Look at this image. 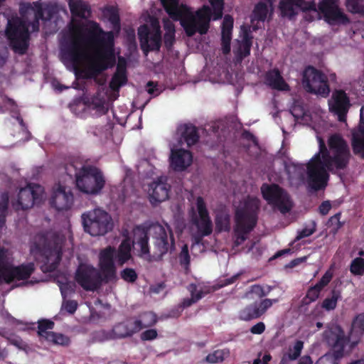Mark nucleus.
<instances>
[{
  "mask_svg": "<svg viewBox=\"0 0 364 364\" xmlns=\"http://www.w3.org/2000/svg\"><path fill=\"white\" fill-rule=\"evenodd\" d=\"M114 33L105 31L95 21L79 22L70 28L68 41L62 49V58L78 68L87 59V50L96 48L95 60L84 70L85 78H92L116 65L114 50Z\"/></svg>",
  "mask_w": 364,
  "mask_h": 364,
  "instance_id": "obj_1",
  "label": "nucleus"
},
{
  "mask_svg": "<svg viewBox=\"0 0 364 364\" xmlns=\"http://www.w3.org/2000/svg\"><path fill=\"white\" fill-rule=\"evenodd\" d=\"M329 149L322 139L319 151L306 164L309 186L315 191L326 188L329 179L328 172L336 173L348 166L350 152L348 144L338 134H332L328 140Z\"/></svg>",
  "mask_w": 364,
  "mask_h": 364,
  "instance_id": "obj_2",
  "label": "nucleus"
},
{
  "mask_svg": "<svg viewBox=\"0 0 364 364\" xmlns=\"http://www.w3.org/2000/svg\"><path fill=\"white\" fill-rule=\"evenodd\" d=\"M160 1L169 17L173 21H180L187 36L192 37L196 33L200 35L208 33L211 21V10L209 6L203 5L194 13L186 4H180L179 0Z\"/></svg>",
  "mask_w": 364,
  "mask_h": 364,
  "instance_id": "obj_3",
  "label": "nucleus"
},
{
  "mask_svg": "<svg viewBox=\"0 0 364 364\" xmlns=\"http://www.w3.org/2000/svg\"><path fill=\"white\" fill-rule=\"evenodd\" d=\"M259 207L260 200L258 198L248 196L241 206L236 210L234 242L235 246L242 245L256 227Z\"/></svg>",
  "mask_w": 364,
  "mask_h": 364,
  "instance_id": "obj_4",
  "label": "nucleus"
},
{
  "mask_svg": "<svg viewBox=\"0 0 364 364\" xmlns=\"http://www.w3.org/2000/svg\"><path fill=\"white\" fill-rule=\"evenodd\" d=\"M36 247L44 257L42 270L53 272L58 267L63 255L64 239L56 232H46L36 237Z\"/></svg>",
  "mask_w": 364,
  "mask_h": 364,
  "instance_id": "obj_5",
  "label": "nucleus"
},
{
  "mask_svg": "<svg viewBox=\"0 0 364 364\" xmlns=\"http://www.w3.org/2000/svg\"><path fill=\"white\" fill-rule=\"evenodd\" d=\"M323 336L332 352L321 356L315 364H339V360L346 353L350 352L346 350L350 338L346 336L342 327L336 324L328 326Z\"/></svg>",
  "mask_w": 364,
  "mask_h": 364,
  "instance_id": "obj_6",
  "label": "nucleus"
},
{
  "mask_svg": "<svg viewBox=\"0 0 364 364\" xmlns=\"http://www.w3.org/2000/svg\"><path fill=\"white\" fill-rule=\"evenodd\" d=\"M6 35L15 53L21 55L26 53L29 47L30 33L24 20L18 16L9 19Z\"/></svg>",
  "mask_w": 364,
  "mask_h": 364,
  "instance_id": "obj_7",
  "label": "nucleus"
},
{
  "mask_svg": "<svg viewBox=\"0 0 364 364\" xmlns=\"http://www.w3.org/2000/svg\"><path fill=\"white\" fill-rule=\"evenodd\" d=\"M81 218L85 232L92 236H102L113 229L111 215L102 209L87 211L82 214Z\"/></svg>",
  "mask_w": 364,
  "mask_h": 364,
  "instance_id": "obj_8",
  "label": "nucleus"
},
{
  "mask_svg": "<svg viewBox=\"0 0 364 364\" xmlns=\"http://www.w3.org/2000/svg\"><path fill=\"white\" fill-rule=\"evenodd\" d=\"M75 184L82 193L97 195L105 187V178L98 168L87 166L81 169V173L77 176Z\"/></svg>",
  "mask_w": 364,
  "mask_h": 364,
  "instance_id": "obj_9",
  "label": "nucleus"
},
{
  "mask_svg": "<svg viewBox=\"0 0 364 364\" xmlns=\"http://www.w3.org/2000/svg\"><path fill=\"white\" fill-rule=\"evenodd\" d=\"M263 198L268 204L277 208L282 213H289L293 204L288 193L278 184L263 183L261 186Z\"/></svg>",
  "mask_w": 364,
  "mask_h": 364,
  "instance_id": "obj_10",
  "label": "nucleus"
},
{
  "mask_svg": "<svg viewBox=\"0 0 364 364\" xmlns=\"http://www.w3.org/2000/svg\"><path fill=\"white\" fill-rule=\"evenodd\" d=\"M302 83L305 90L323 97L328 96L330 87L327 76L313 66H308L303 72Z\"/></svg>",
  "mask_w": 364,
  "mask_h": 364,
  "instance_id": "obj_11",
  "label": "nucleus"
},
{
  "mask_svg": "<svg viewBox=\"0 0 364 364\" xmlns=\"http://www.w3.org/2000/svg\"><path fill=\"white\" fill-rule=\"evenodd\" d=\"M152 25L154 26L152 32L146 24H143L138 28L140 47L145 55L151 51H159L161 46V33L159 23L156 22Z\"/></svg>",
  "mask_w": 364,
  "mask_h": 364,
  "instance_id": "obj_12",
  "label": "nucleus"
},
{
  "mask_svg": "<svg viewBox=\"0 0 364 364\" xmlns=\"http://www.w3.org/2000/svg\"><path fill=\"white\" fill-rule=\"evenodd\" d=\"M75 279L86 291H95L103 282L102 274L93 266L86 264H80L78 266Z\"/></svg>",
  "mask_w": 364,
  "mask_h": 364,
  "instance_id": "obj_13",
  "label": "nucleus"
},
{
  "mask_svg": "<svg viewBox=\"0 0 364 364\" xmlns=\"http://www.w3.org/2000/svg\"><path fill=\"white\" fill-rule=\"evenodd\" d=\"M116 249L108 246L99 254V267L102 275L103 282L107 284L117 280V268L114 263Z\"/></svg>",
  "mask_w": 364,
  "mask_h": 364,
  "instance_id": "obj_14",
  "label": "nucleus"
},
{
  "mask_svg": "<svg viewBox=\"0 0 364 364\" xmlns=\"http://www.w3.org/2000/svg\"><path fill=\"white\" fill-rule=\"evenodd\" d=\"M196 208L198 213V218H193V223L196 225L199 236L195 237L196 243H199L203 237L210 235L213 232V223L209 213L203 197L198 196L196 198Z\"/></svg>",
  "mask_w": 364,
  "mask_h": 364,
  "instance_id": "obj_15",
  "label": "nucleus"
},
{
  "mask_svg": "<svg viewBox=\"0 0 364 364\" xmlns=\"http://www.w3.org/2000/svg\"><path fill=\"white\" fill-rule=\"evenodd\" d=\"M279 301L278 299H263L246 305L238 312V318L243 321L258 319L265 314L274 304Z\"/></svg>",
  "mask_w": 364,
  "mask_h": 364,
  "instance_id": "obj_16",
  "label": "nucleus"
},
{
  "mask_svg": "<svg viewBox=\"0 0 364 364\" xmlns=\"http://www.w3.org/2000/svg\"><path fill=\"white\" fill-rule=\"evenodd\" d=\"M44 194L43 188L38 184H29L20 190L18 194L17 210H27L40 204Z\"/></svg>",
  "mask_w": 364,
  "mask_h": 364,
  "instance_id": "obj_17",
  "label": "nucleus"
},
{
  "mask_svg": "<svg viewBox=\"0 0 364 364\" xmlns=\"http://www.w3.org/2000/svg\"><path fill=\"white\" fill-rule=\"evenodd\" d=\"M350 105L349 97L343 90H335L328 100L329 111L336 115L341 122L346 121Z\"/></svg>",
  "mask_w": 364,
  "mask_h": 364,
  "instance_id": "obj_18",
  "label": "nucleus"
},
{
  "mask_svg": "<svg viewBox=\"0 0 364 364\" xmlns=\"http://www.w3.org/2000/svg\"><path fill=\"white\" fill-rule=\"evenodd\" d=\"M154 231V254L157 256L161 257L167 253L170 249H173L175 247V242L173 232L169 230L170 240L168 242V237L166 229L161 225L157 224L152 227Z\"/></svg>",
  "mask_w": 364,
  "mask_h": 364,
  "instance_id": "obj_19",
  "label": "nucleus"
},
{
  "mask_svg": "<svg viewBox=\"0 0 364 364\" xmlns=\"http://www.w3.org/2000/svg\"><path fill=\"white\" fill-rule=\"evenodd\" d=\"M73 203V195L70 188L56 184L53 188L50 204L58 211L67 210Z\"/></svg>",
  "mask_w": 364,
  "mask_h": 364,
  "instance_id": "obj_20",
  "label": "nucleus"
},
{
  "mask_svg": "<svg viewBox=\"0 0 364 364\" xmlns=\"http://www.w3.org/2000/svg\"><path fill=\"white\" fill-rule=\"evenodd\" d=\"M35 270L33 262L22 264L18 266H9L4 269V280L9 284L14 280H25L28 279Z\"/></svg>",
  "mask_w": 364,
  "mask_h": 364,
  "instance_id": "obj_21",
  "label": "nucleus"
},
{
  "mask_svg": "<svg viewBox=\"0 0 364 364\" xmlns=\"http://www.w3.org/2000/svg\"><path fill=\"white\" fill-rule=\"evenodd\" d=\"M193 161L192 153L184 149L172 150L170 156V164L175 171H185Z\"/></svg>",
  "mask_w": 364,
  "mask_h": 364,
  "instance_id": "obj_22",
  "label": "nucleus"
},
{
  "mask_svg": "<svg viewBox=\"0 0 364 364\" xmlns=\"http://www.w3.org/2000/svg\"><path fill=\"white\" fill-rule=\"evenodd\" d=\"M351 145L355 154H360L364 159V106L360 111V123L352 130Z\"/></svg>",
  "mask_w": 364,
  "mask_h": 364,
  "instance_id": "obj_23",
  "label": "nucleus"
},
{
  "mask_svg": "<svg viewBox=\"0 0 364 364\" xmlns=\"http://www.w3.org/2000/svg\"><path fill=\"white\" fill-rule=\"evenodd\" d=\"M170 185L163 178H159L150 185L149 196L151 203H161L168 198Z\"/></svg>",
  "mask_w": 364,
  "mask_h": 364,
  "instance_id": "obj_24",
  "label": "nucleus"
},
{
  "mask_svg": "<svg viewBox=\"0 0 364 364\" xmlns=\"http://www.w3.org/2000/svg\"><path fill=\"white\" fill-rule=\"evenodd\" d=\"M364 333V313L359 314L353 320L350 332L348 336L350 342L347 346L348 351H351L360 342Z\"/></svg>",
  "mask_w": 364,
  "mask_h": 364,
  "instance_id": "obj_25",
  "label": "nucleus"
},
{
  "mask_svg": "<svg viewBox=\"0 0 364 364\" xmlns=\"http://www.w3.org/2000/svg\"><path fill=\"white\" fill-rule=\"evenodd\" d=\"M264 83L270 88L279 91H289L290 87L284 80L278 68L270 69L264 75Z\"/></svg>",
  "mask_w": 364,
  "mask_h": 364,
  "instance_id": "obj_26",
  "label": "nucleus"
},
{
  "mask_svg": "<svg viewBox=\"0 0 364 364\" xmlns=\"http://www.w3.org/2000/svg\"><path fill=\"white\" fill-rule=\"evenodd\" d=\"M233 18L230 15H225L222 23L221 46L223 53L227 55L230 52V43L232 31L233 28Z\"/></svg>",
  "mask_w": 364,
  "mask_h": 364,
  "instance_id": "obj_27",
  "label": "nucleus"
},
{
  "mask_svg": "<svg viewBox=\"0 0 364 364\" xmlns=\"http://www.w3.org/2000/svg\"><path fill=\"white\" fill-rule=\"evenodd\" d=\"M124 239L119 245L117 250H116V259L119 266L124 265L132 258V248L134 241L131 240L128 233L124 234Z\"/></svg>",
  "mask_w": 364,
  "mask_h": 364,
  "instance_id": "obj_28",
  "label": "nucleus"
},
{
  "mask_svg": "<svg viewBox=\"0 0 364 364\" xmlns=\"http://www.w3.org/2000/svg\"><path fill=\"white\" fill-rule=\"evenodd\" d=\"M133 234L136 243L140 248L139 256H149L148 230L142 225H136L133 229Z\"/></svg>",
  "mask_w": 364,
  "mask_h": 364,
  "instance_id": "obj_29",
  "label": "nucleus"
},
{
  "mask_svg": "<svg viewBox=\"0 0 364 364\" xmlns=\"http://www.w3.org/2000/svg\"><path fill=\"white\" fill-rule=\"evenodd\" d=\"M180 134L181 141H183L188 147L196 144L199 140V133L196 126L191 124H184L177 129Z\"/></svg>",
  "mask_w": 364,
  "mask_h": 364,
  "instance_id": "obj_30",
  "label": "nucleus"
},
{
  "mask_svg": "<svg viewBox=\"0 0 364 364\" xmlns=\"http://www.w3.org/2000/svg\"><path fill=\"white\" fill-rule=\"evenodd\" d=\"M68 6L73 16L87 19L92 15L90 4L83 0H68Z\"/></svg>",
  "mask_w": 364,
  "mask_h": 364,
  "instance_id": "obj_31",
  "label": "nucleus"
},
{
  "mask_svg": "<svg viewBox=\"0 0 364 364\" xmlns=\"http://www.w3.org/2000/svg\"><path fill=\"white\" fill-rule=\"evenodd\" d=\"M111 332L114 339L131 337L137 333L132 320L117 323L113 326Z\"/></svg>",
  "mask_w": 364,
  "mask_h": 364,
  "instance_id": "obj_32",
  "label": "nucleus"
},
{
  "mask_svg": "<svg viewBox=\"0 0 364 364\" xmlns=\"http://www.w3.org/2000/svg\"><path fill=\"white\" fill-rule=\"evenodd\" d=\"M274 1L275 0H259L252 11V23H253L255 21L264 22L268 14V6L272 7Z\"/></svg>",
  "mask_w": 364,
  "mask_h": 364,
  "instance_id": "obj_33",
  "label": "nucleus"
},
{
  "mask_svg": "<svg viewBox=\"0 0 364 364\" xmlns=\"http://www.w3.org/2000/svg\"><path fill=\"white\" fill-rule=\"evenodd\" d=\"M156 322V315L151 311L143 312L133 321L135 331H136L137 333L143 328L154 326Z\"/></svg>",
  "mask_w": 364,
  "mask_h": 364,
  "instance_id": "obj_34",
  "label": "nucleus"
},
{
  "mask_svg": "<svg viewBox=\"0 0 364 364\" xmlns=\"http://www.w3.org/2000/svg\"><path fill=\"white\" fill-rule=\"evenodd\" d=\"M103 14L112 24V31L119 33L121 30V20L117 7L107 6L103 9Z\"/></svg>",
  "mask_w": 364,
  "mask_h": 364,
  "instance_id": "obj_35",
  "label": "nucleus"
},
{
  "mask_svg": "<svg viewBox=\"0 0 364 364\" xmlns=\"http://www.w3.org/2000/svg\"><path fill=\"white\" fill-rule=\"evenodd\" d=\"M323 14L330 24H347L349 23L348 16L338 7L329 10Z\"/></svg>",
  "mask_w": 364,
  "mask_h": 364,
  "instance_id": "obj_36",
  "label": "nucleus"
},
{
  "mask_svg": "<svg viewBox=\"0 0 364 364\" xmlns=\"http://www.w3.org/2000/svg\"><path fill=\"white\" fill-rule=\"evenodd\" d=\"M85 166L77 159L70 158L64 165V169L68 176L71 178L73 177L77 180V176L81 173V169Z\"/></svg>",
  "mask_w": 364,
  "mask_h": 364,
  "instance_id": "obj_37",
  "label": "nucleus"
},
{
  "mask_svg": "<svg viewBox=\"0 0 364 364\" xmlns=\"http://www.w3.org/2000/svg\"><path fill=\"white\" fill-rule=\"evenodd\" d=\"M215 228L218 232H229L230 230V216L225 212H219L215 215Z\"/></svg>",
  "mask_w": 364,
  "mask_h": 364,
  "instance_id": "obj_38",
  "label": "nucleus"
},
{
  "mask_svg": "<svg viewBox=\"0 0 364 364\" xmlns=\"http://www.w3.org/2000/svg\"><path fill=\"white\" fill-rule=\"evenodd\" d=\"M252 45V36L247 31H245L238 50V55L241 59L250 55Z\"/></svg>",
  "mask_w": 364,
  "mask_h": 364,
  "instance_id": "obj_39",
  "label": "nucleus"
},
{
  "mask_svg": "<svg viewBox=\"0 0 364 364\" xmlns=\"http://www.w3.org/2000/svg\"><path fill=\"white\" fill-rule=\"evenodd\" d=\"M188 291L191 293V298L183 299L181 306L183 308H187L191 306L192 304L196 303L200 299H201L203 296V291H198L197 294H195L196 291V284H191L188 288Z\"/></svg>",
  "mask_w": 364,
  "mask_h": 364,
  "instance_id": "obj_40",
  "label": "nucleus"
},
{
  "mask_svg": "<svg viewBox=\"0 0 364 364\" xmlns=\"http://www.w3.org/2000/svg\"><path fill=\"white\" fill-rule=\"evenodd\" d=\"M279 9L282 16L284 17L291 18L297 14V9L289 0H281Z\"/></svg>",
  "mask_w": 364,
  "mask_h": 364,
  "instance_id": "obj_41",
  "label": "nucleus"
},
{
  "mask_svg": "<svg viewBox=\"0 0 364 364\" xmlns=\"http://www.w3.org/2000/svg\"><path fill=\"white\" fill-rule=\"evenodd\" d=\"M55 323L53 321L48 319L40 320L38 323V334L40 337L44 338L45 340L48 337V334L53 331H49L48 330L53 329Z\"/></svg>",
  "mask_w": 364,
  "mask_h": 364,
  "instance_id": "obj_42",
  "label": "nucleus"
},
{
  "mask_svg": "<svg viewBox=\"0 0 364 364\" xmlns=\"http://www.w3.org/2000/svg\"><path fill=\"white\" fill-rule=\"evenodd\" d=\"M341 298V293L337 290H332L331 296L326 298L322 304L321 307L326 311L334 310L336 308L338 300Z\"/></svg>",
  "mask_w": 364,
  "mask_h": 364,
  "instance_id": "obj_43",
  "label": "nucleus"
},
{
  "mask_svg": "<svg viewBox=\"0 0 364 364\" xmlns=\"http://www.w3.org/2000/svg\"><path fill=\"white\" fill-rule=\"evenodd\" d=\"M9 196L7 192H4L0 196V228L6 222V216L9 206Z\"/></svg>",
  "mask_w": 364,
  "mask_h": 364,
  "instance_id": "obj_44",
  "label": "nucleus"
},
{
  "mask_svg": "<svg viewBox=\"0 0 364 364\" xmlns=\"http://www.w3.org/2000/svg\"><path fill=\"white\" fill-rule=\"evenodd\" d=\"M127 82V74L115 72L109 82V87L113 91H119V88L125 85Z\"/></svg>",
  "mask_w": 364,
  "mask_h": 364,
  "instance_id": "obj_45",
  "label": "nucleus"
},
{
  "mask_svg": "<svg viewBox=\"0 0 364 364\" xmlns=\"http://www.w3.org/2000/svg\"><path fill=\"white\" fill-rule=\"evenodd\" d=\"M210 4L213 11H211V18L216 21L223 17L224 9V0H208ZM210 9H211L210 7ZM212 10V9H210Z\"/></svg>",
  "mask_w": 364,
  "mask_h": 364,
  "instance_id": "obj_46",
  "label": "nucleus"
},
{
  "mask_svg": "<svg viewBox=\"0 0 364 364\" xmlns=\"http://www.w3.org/2000/svg\"><path fill=\"white\" fill-rule=\"evenodd\" d=\"M178 259L181 266L184 269L186 273H188L190 271L191 256L187 244L183 245L181 251L178 255Z\"/></svg>",
  "mask_w": 364,
  "mask_h": 364,
  "instance_id": "obj_47",
  "label": "nucleus"
},
{
  "mask_svg": "<svg viewBox=\"0 0 364 364\" xmlns=\"http://www.w3.org/2000/svg\"><path fill=\"white\" fill-rule=\"evenodd\" d=\"M46 341L48 342H51L53 344L60 345L63 346H67L70 343V340L68 336L63 333L55 332L49 333Z\"/></svg>",
  "mask_w": 364,
  "mask_h": 364,
  "instance_id": "obj_48",
  "label": "nucleus"
},
{
  "mask_svg": "<svg viewBox=\"0 0 364 364\" xmlns=\"http://www.w3.org/2000/svg\"><path fill=\"white\" fill-rule=\"evenodd\" d=\"M91 339L92 343H103L107 341L114 340L111 330L106 331L104 329L93 332Z\"/></svg>",
  "mask_w": 364,
  "mask_h": 364,
  "instance_id": "obj_49",
  "label": "nucleus"
},
{
  "mask_svg": "<svg viewBox=\"0 0 364 364\" xmlns=\"http://www.w3.org/2000/svg\"><path fill=\"white\" fill-rule=\"evenodd\" d=\"M350 272L355 276L364 274V259L358 257L353 259L350 265Z\"/></svg>",
  "mask_w": 364,
  "mask_h": 364,
  "instance_id": "obj_50",
  "label": "nucleus"
},
{
  "mask_svg": "<svg viewBox=\"0 0 364 364\" xmlns=\"http://www.w3.org/2000/svg\"><path fill=\"white\" fill-rule=\"evenodd\" d=\"M321 291L316 287H311L308 289L306 296L302 299L301 304L303 305H309L311 302L315 301L318 298Z\"/></svg>",
  "mask_w": 364,
  "mask_h": 364,
  "instance_id": "obj_51",
  "label": "nucleus"
},
{
  "mask_svg": "<svg viewBox=\"0 0 364 364\" xmlns=\"http://www.w3.org/2000/svg\"><path fill=\"white\" fill-rule=\"evenodd\" d=\"M296 9L303 11H316V6L314 1H306L305 0H289Z\"/></svg>",
  "mask_w": 364,
  "mask_h": 364,
  "instance_id": "obj_52",
  "label": "nucleus"
},
{
  "mask_svg": "<svg viewBox=\"0 0 364 364\" xmlns=\"http://www.w3.org/2000/svg\"><path fill=\"white\" fill-rule=\"evenodd\" d=\"M121 278L127 283H134L138 279V274L133 268L126 267L120 272Z\"/></svg>",
  "mask_w": 364,
  "mask_h": 364,
  "instance_id": "obj_53",
  "label": "nucleus"
},
{
  "mask_svg": "<svg viewBox=\"0 0 364 364\" xmlns=\"http://www.w3.org/2000/svg\"><path fill=\"white\" fill-rule=\"evenodd\" d=\"M228 353V352H226L225 350H216L214 352L209 353L205 357V360L210 363L223 362L225 359V355H227Z\"/></svg>",
  "mask_w": 364,
  "mask_h": 364,
  "instance_id": "obj_54",
  "label": "nucleus"
},
{
  "mask_svg": "<svg viewBox=\"0 0 364 364\" xmlns=\"http://www.w3.org/2000/svg\"><path fill=\"white\" fill-rule=\"evenodd\" d=\"M304 347V343L301 341H296L294 343L293 348H291L289 349L288 358L291 360H294L297 359L301 353V350Z\"/></svg>",
  "mask_w": 364,
  "mask_h": 364,
  "instance_id": "obj_55",
  "label": "nucleus"
},
{
  "mask_svg": "<svg viewBox=\"0 0 364 364\" xmlns=\"http://www.w3.org/2000/svg\"><path fill=\"white\" fill-rule=\"evenodd\" d=\"M341 216V214L340 213H336L328 219L326 223L328 228H333L334 233L343 226V223L340 221Z\"/></svg>",
  "mask_w": 364,
  "mask_h": 364,
  "instance_id": "obj_56",
  "label": "nucleus"
},
{
  "mask_svg": "<svg viewBox=\"0 0 364 364\" xmlns=\"http://www.w3.org/2000/svg\"><path fill=\"white\" fill-rule=\"evenodd\" d=\"M272 290L271 287H268L267 291L264 290V288L259 284H254L250 287V293L256 294L259 299L265 297L269 294Z\"/></svg>",
  "mask_w": 364,
  "mask_h": 364,
  "instance_id": "obj_57",
  "label": "nucleus"
},
{
  "mask_svg": "<svg viewBox=\"0 0 364 364\" xmlns=\"http://www.w3.org/2000/svg\"><path fill=\"white\" fill-rule=\"evenodd\" d=\"M337 0H322L318 4V9L322 14L338 7Z\"/></svg>",
  "mask_w": 364,
  "mask_h": 364,
  "instance_id": "obj_58",
  "label": "nucleus"
},
{
  "mask_svg": "<svg viewBox=\"0 0 364 364\" xmlns=\"http://www.w3.org/2000/svg\"><path fill=\"white\" fill-rule=\"evenodd\" d=\"M316 230V223L314 222L312 223V227L310 228H304L301 231L298 232V235L295 238L296 241L300 240L304 237H307L312 234H314Z\"/></svg>",
  "mask_w": 364,
  "mask_h": 364,
  "instance_id": "obj_59",
  "label": "nucleus"
},
{
  "mask_svg": "<svg viewBox=\"0 0 364 364\" xmlns=\"http://www.w3.org/2000/svg\"><path fill=\"white\" fill-rule=\"evenodd\" d=\"M7 251L5 248H0V279L4 278V271L6 266Z\"/></svg>",
  "mask_w": 364,
  "mask_h": 364,
  "instance_id": "obj_60",
  "label": "nucleus"
},
{
  "mask_svg": "<svg viewBox=\"0 0 364 364\" xmlns=\"http://www.w3.org/2000/svg\"><path fill=\"white\" fill-rule=\"evenodd\" d=\"M331 279L332 274L327 271L314 286L322 291V289L329 284Z\"/></svg>",
  "mask_w": 364,
  "mask_h": 364,
  "instance_id": "obj_61",
  "label": "nucleus"
},
{
  "mask_svg": "<svg viewBox=\"0 0 364 364\" xmlns=\"http://www.w3.org/2000/svg\"><path fill=\"white\" fill-rule=\"evenodd\" d=\"M157 336H158V333H157L156 330L151 328V329L144 331L141 334V339L142 341H151V340L156 338Z\"/></svg>",
  "mask_w": 364,
  "mask_h": 364,
  "instance_id": "obj_62",
  "label": "nucleus"
},
{
  "mask_svg": "<svg viewBox=\"0 0 364 364\" xmlns=\"http://www.w3.org/2000/svg\"><path fill=\"white\" fill-rule=\"evenodd\" d=\"M164 46L168 49H171L175 42V33H165L164 35Z\"/></svg>",
  "mask_w": 364,
  "mask_h": 364,
  "instance_id": "obj_63",
  "label": "nucleus"
},
{
  "mask_svg": "<svg viewBox=\"0 0 364 364\" xmlns=\"http://www.w3.org/2000/svg\"><path fill=\"white\" fill-rule=\"evenodd\" d=\"M265 328L264 323L260 321L252 326L250 331L252 334L260 335L264 332Z\"/></svg>",
  "mask_w": 364,
  "mask_h": 364,
  "instance_id": "obj_64",
  "label": "nucleus"
}]
</instances>
